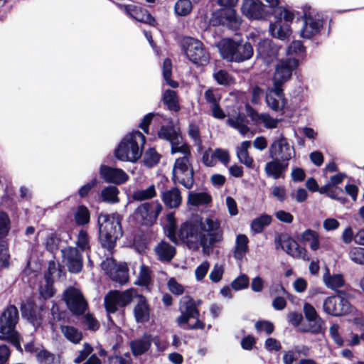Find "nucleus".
Listing matches in <instances>:
<instances>
[{"label":"nucleus","mask_w":364,"mask_h":364,"mask_svg":"<svg viewBox=\"0 0 364 364\" xmlns=\"http://www.w3.org/2000/svg\"><path fill=\"white\" fill-rule=\"evenodd\" d=\"M178 237L188 243L199 242L203 250L212 248L215 243L220 242L223 239V231L220 223L211 218L199 217L193 222H185L181 224Z\"/></svg>","instance_id":"f257e3e1"},{"label":"nucleus","mask_w":364,"mask_h":364,"mask_svg":"<svg viewBox=\"0 0 364 364\" xmlns=\"http://www.w3.org/2000/svg\"><path fill=\"white\" fill-rule=\"evenodd\" d=\"M122 218L117 213H101L98 215L99 241L102 248L113 255L117 241L123 235Z\"/></svg>","instance_id":"f03ea898"},{"label":"nucleus","mask_w":364,"mask_h":364,"mask_svg":"<svg viewBox=\"0 0 364 364\" xmlns=\"http://www.w3.org/2000/svg\"><path fill=\"white\" fill-rule=\"evenodd\" d=\"M264 1L269 4L268 6L266 5L267 9L274 17V21H272L269 24L271 35L280 40L288 38L291 33L290 25L294 18L295 14L279 6V0Z\"/></svg>","instance_id":"7ed1b4c3"},{"label":"nucleus","mask_w":364,"mask_h":364,"mask_svg":"<svg viewBox=\"0 0 364 364\" xmlns=\"http://www.w3.org/2000/svg\"><path fill=\"white\" fill-rule=\"evenodd\" d=\"M146 137L139 131L126 135L114 150L115 157L122 161L135 162L142 154Z\"/></svg>","instance_id":"20e7f679"},{"label":"nucleus","mask_w":364,"mask_h":364,"mask_svg":"<svg viewBox=\"0 0 364 364\" xmlns=\"http://www.w3.org/2000/svg\"><path fill=\"white\" fill-rule=\"evenodd\" d=\"M181 314L176 318L177 325L184 330H203L205 323L199 319L200 311L196 301L189 295L183 296L180 301Z\"/></svg>","instance_id":"39448f33"},{"label":"nucleus","mask_w":364,"mask_h":364,"mask_svg":"<svg viewBox=\"0 0 364 364\" xmlns=\"http://www.w3.org/2000/svg\"><path fill=\"white\" fill-rule=\"evenodd\" d=\"M220 53L223 58L228 62L242 63L252 57L254 50L248 41H237L228 38L223 40Z\"/></svg>","instance_id":"423d86ee"},{"label":"nucleus","mask_w":364,"mask_h":364,"mask_svg":"<svg viewBox=\"0 0 364 364\" xmlns=\"http://www.w3.org/2000/svg\"><path fill=\"white\" fill-rule=\"evenodd\" d=\"M188 162L187 156L176 159L171 173V180L174 184L180 183L186 188L191 189L195 183L194 171Z\"/></svg>","instance_id":"0eeeda50"},{"label":"nucleus","mask_w":364,"mask_h":364,"mask_svg":"<svg viewBox=\"0 0 364 364\" xmlns=\"http://www.w3.org/2000/svg\"><path fill=\"white\" fill-rule=\"evenodd\" d=\"M162 210L163 206L159 200L145 202L135 209L133 217L140 225L151 227L156 223Z\"/></svg>","instance_id":"6e6552de"},{"label":"nucleus","mask_w":364,"mask_h":364,"mask_svg":"<svg viewBox=\"0 0 364 364\" xmlns=\"http://www.w3.org/2000/svg\"><path fill=\"white\" fill-rule=\"evenodd\" d=\"M134 289L131 288L124 291L112 290L109 291L104 299L105 310L108 314H114L118 307H125L130 304L134 299Z\"/></svg>","instance_id":"1a4fd4ad"},{"label":"nucleus","mask_w":364,"mask_h":364,"mask_svg":"<svg viewBox=\"0 0 364 364\" xmlns=\"http://www.w3.org/2000/svg\"><path fill=\"white\" fill-rule=\"evenodd\" d=\"M63 299L73 315H83L88 307L82 291L74 287L70 286L64 291Z\"/></svg>","instance_id":"9d476101"},{"label":"nucleus","mask_w":364,"mask_h":364,"mask_svg":"<svg viewBox=\"0 0 364 364\" xmlns=\"http://www.w3.org/2000/svg\"><path fill=\"white\" fill-rule=\"evenodd\" d=\"M118 9L122 11L129 18L147 24L152 27H156L158 22L151 13L144 7L134 4H122L113 1Z\"/></svg>","instance_id":"9b49d317"},{"label":"nucleus","mask_w":364,"mask_h":364,"mask_svg":"<svg viewBox=\"0 0 364 364\" xmlns=\"http://www.w3.org/2000/svg\"><path fill=\"white\" fill-rule=\"evenodd\" d=\"M310 10L311 7L309 6H305L303 8V14L301 16L299 15V11L296 12L298 15L297 21H302L303 22L301 36L308 39L318 34L323 26V21L313 17Z\"/></svg>","instance_id":"f8f14e48"},{"label":"nucleus","mask_w":364,"mask_h":364,"mask_svg":"<svg viewBox=\"0 0 364 364\" xmlns=\"http://www.w3.org/2000/svg\"><path fill=\"white\" fill-rule=\"evenodd\" d=\"M351 304L346 297L340 294L328 296L323 301V311L333 316H341L351 312Z\"/></svg>","instance_id":"ddd939ff"},{"label":"nucleus","mask_w":364,"mask_h":364,"mask_svg":"<svg viewBox=\"0 0 364 364\" xmlns=\"http://www.w3.org/2000/svg\"><path fill=\"white\" fill-rule=\"evenodd\" d=\"M277 247L281 248L289 255L294 258H301L304 260H309L307 250L305 247H301L298 242L287 233L278 234L275 237Z\"/></svg>","instance_id":"4468645a"},{"label":"nucleus","mask_w":364,"mask_h":364,"mask_svg":"<svg viewBox=\"0 0 364 364\" xmlns=\"http://www.w3.org/2000/svg\"><path fill=\"white\" fill-rule=\"evenodd\" d=\"M187 58L197 65H205L209 63L210 54L203 43L195 38H190L186 42L185 50Z\"/></svg>","instance_id":"2eb2a0df"},{"label":"nucleus","mask_w":364,"mask_h":364,"mask_svg":"<svg viewBox=\"0 0 364 364\" xmlns=\"http://www.w3.org/2000/svg\"><path fill=\"white\" fill-rule=\"evenodd\" d=\"M19 313L14 304H9L0 314V336H6L16 331Z\"/></svg>","instance_id":"dca6fc26"},{"label":"nucleus","mask_w":364,"mask_h":364,"mask_svg":"<svg viewBox=\"0 0 364 364\" xmlns=\"http://www.w3.org/2000/svg\"><path fill=\"white\" fill-rule=\"evenodd\" d=\"M294 152V147H291L287 139L281 136L274 140L269 146V157L273 160H279L287 163L291 159V152Z\"/></svg>","instance_id":"f3484780"},{"label":"nucleus","mask_w":364,"mask_h":364,"mask_svg":"<svg viewBox=\"0 0 364 364\" xmlns=\"http://www.w3.org/2000/svg\"><path fill=\"white\" fill-rule=\"evenodd\" d=\"M62 256L70 273L77 274L83 268V256L80 250L74 247L62 250Z\"/></svg>","instance_id":"a211bd4d"},{"label":"nucleus","mask_w":364,"mask_h":364,"mask_svg":"<svg viewBox=\"0 0 364 364\" xmlns=\"http://www.w3.org/2000/svg\"><path fill=\"white\" fill-rule=\"evenodd\" d=\"M213 25H222L230 28H237L240 26V21L235 9L223 8L213 14Z\"/></svg>","instance_id":"6ab92c4d"},{"label":"nucleus","mask_w":364,"mask_h":364,"mask_svg":"<svg viewBox=\"0 0 364 364\" xmlns=\"http://www.w3.org/2000/svg\"><path fill=\"white\" fill-rule=\"evenodd\" d=\"M243 14L250 18L267 19L272 16L260 0H246L242 6Z\"/></svg>","instance_id":"aec40b11"},{"label":"nucleus","mask_w":364,"mask_h":364,"mask_svg":"<svg viewBox=\"0 0 364 364\" xmlns=\"http://www.w3.org/2000/svg\"><path fill=\"white\" fill-rule=\"evenodd\" d=\"M22 316L26 318L33 326H40L42 323L43 318L41 311L43 306L38 309L35 301L28 298L26 301H22L20 306Z\"/></svg>","instance_id":"412c9836"},{"label":"nucleus","mask_w":364,"mask_h":364,"mask_svg":"<svg viewBox=\"0 0 364 364\" xmlns=\"http://www.w3.org/2000/svg\"><path fill=\"white\" fill-rule=\"evenodd\" d=\"M100 177L108 183L121 185L129 180V176L121 168L102 164L100 167Z\"/></svg>","instance_id":"4be33fe9"},{"label":"nucleus","mask_w":364,"mask_h":364,"mask_svg":"<svg viewBox=\"0 0 364 364\" xmlns=\"http://www.w3.org/2000/svg\"><path fill=\"white\" fill-rule=\"evenodd\" d=\"M134 299H137L134 307V316L136 323H146L150 319L151 308L149 301L145 296L139 294L134 289Z\"/></svg>","instance_id":"5701e85b"},{"label":"nucleus","mask_w":364,"mask_h":364,"mask_svg":"<svg viewBox=\"0 0 364 364\" xmlns=\"http://www.w3.org/2000/svg\"><path fill=\"white\" fill-rule=\"evenodd\" d=\"M279 47L274 42L269 38L262 39L257 46V57L261 58L267 63H269L277 57Z\"/></svg>","instance_id":"b1692460"},{"label":"nucleus","mask_w":364,"mask_h":364,"mask_svg":"<svg viewBox=\"0 0 364 364\" xmlns=\"http://www.w3.org/2000/svg\"><path fill=\"white\" fill-rule=\"evenodd\" d=\"M299 66V60L296 58H287L282 60L276 67L274 78L283 82H287L292 75L293 71Z\"/></svg>","instance_id":"393cba45"},{"label":"nucleus","mask_w":364,"mask_h":364,"mask_svg":"<svg viewBox=\"0 0 364 364\" xmlns=\"http://www.w3.org/2000/svg\"><path fill=\"white\" fill-rule=\"evenodd\" d=\"M153 342L156 344L152 335L146 333H144L141 338L132 341L129 346L132 355L138 357L144 354L151 348Z\"/></svg>","instance_id":"a878e982"},{"label":"nucleus","mask_w":364,"mask_h":364,"mask_svg":"<svg viewBox=\"0 0 364 364\" xmlns=\"http://www.w3.org/2000/svg\"><path fill=\"white\" fill-rule=\"evenodd\" d=\"M288 163L279 160H273L267 162L264 166V171L268 177L279 179L284 177V172L287 169Z\"/></svg>","instance_id":"bb28decb"},{"label":"nucleus","mask_w":364,"mask_h":364,"mask_svg":"<svg viewBox=\"0 0 364 364\" xmlns=\"http://www.w3.org/2000/svg\"><path fill=\"white\" fill-rule=\"evenodd\" d=\"M162 200L169 208H178L182 202L180 190L177 187H174L165 191L162 195Z\"/></svg>","instance_id":"cd10ccee"},{"label":"nucleus","mask_w":364,"mask_h":364,"mask_svg":"<svg viewBox=\"0 0 364 364\" xmlns=\"http://www.w3.org/2000/svg\"><path fill=\"white\" fill-rule=\"evenodd\" d=\"M161 261L171 262L176 253V248L168 242L162 241L155 249Z\"/></svg>","instance_id":"c85d7f7f"},{"label":"nucleus","mask_w":364,"mask_h":364,"mask_svg":"<svg viewBox=\"0 0 364 364\" xmlns=\"http://www.w3.org/2000/svg\"><path fill=\"white\" fill-rule=\"evenodd\" d=\"M44 280L45 284H40L38 287L39 299L47 301L55 295L57 290L54 287V278L47 276Z\"/></svg>","instance_id":"c756f323"},{"label":"nucleus","mask_w":364,"mask_h":364,"mask_svg":"<svg viewBox=\"0 0 364 364\" xmlns=\"http://www.w3.org/2000/svg\"><path fill=\"white\" fill-rule=\"evenodd\" d=\"M162 101L167 109L171 112H178L181 109L177 92L173 90L168 89L162 96Z\"/></svg>","instance_id":"7c9ffc66"},{"label":"nucleus","mask_w":364,"mask_h":364,"mask_svg":"<svg viewBox=\"0 0 364 364\" xmlns=\"http://www.w3.org/2000/svg\"><path fill=\"white\" fill-rule=\"evenodd\" d=\"M119 190L115 186L105 187L100 193L101 200L107 203L114 204L119 202Z\"/></svg>","instance_id":"2f4dec72"},{"label":"nucleus","mask_w":364,"mask_h":364,"mask_svg":"<svg viewBox=\"0 0 364 364\" xmlns=\"http://www.w3.org/2000/svg\"><path fill=\"white\" fill-rule=\"evenodd\" d=\"M212 201L211 196L206 192H190L188 196V203L192 206H200L209 204Z\"/></svg>","instance_id":"473e14b6"},{"label":"nucleus","mask_w":364,"mask_h":364,"mask_svg":"<svg viewBox=\"0 0 364 364\" xmlns=\"http://www.w3.org/2000/svg\"><path fill=\"white\" fill-rule=\"evenodd\" d=\"M236 245L234 251V257L237 259H242L249 251V239L247 235L240 234L236 237Z\"/></svg>","instance_id":"72a5a7b5"},{"label":"nucleus","mask_w":364,"mask_h":364,"mask_svg":"<svg viewBox=\"0 0 364 364\" xmlns=\"http://www.w3.org/2000/svg\"><path fill=\"white\" fill-rule=\"evenodd\" d=\"M73 217L77 226H85L90 222V212L85 205H80L77 207Z\"/></svg>","instance_id":"f704fd0d"},{"label":"nucleus","mask_w":364,"mask_h":364,"mask_svg":"<svg viewBox=\"0 0 364 364\" xmlns=\"http://www.w3.org/2000/svg\"><path fill=\"white\" fill-rule=\"evenodd\" d=\"M272 218L271 215L267 214H262L260 216L255 218L250 224L251 230L257 234L260 233L264 230L266 226L271 224Z\"/></svg>","instance_id":"c9c22d12"},{"label":"nucleus","mask_w":364,"mask_h":364,"mask_svg":"<svg viewBox=\"0 0 364 364\" xmlns=\"http://www.w3.org/2000/svg\"><path fill=\"white\" fill-rule=\"evenodd\" d=\"M166 224L164 227V229L166 232V235L171 242H176L177 238L176 233L177 229V222L174 213H168L166 215Z\"/></svg>","instance_id":"e433bc0d"},{"label":"nucleus","mask_w":364,"mask_h":364,"mask_svg":"<svg viewBox=\"0 0 364 364\" xmlns=\"http://www.w3.org/2000/svg\"><path fill=\"white\" fill-rule=\"evenodd\" d=\"M157 136L160 139L171 143L176 138L180 137V134L176 130L173 124L162 125L158 131Z\"/></svg>","instance_id":"4c0bfd02"},{"label":"nucleus","mask_w":364,"mask_h":364,"mask_svg":"<svg viewBox=\"0 0 364 364\" xmlns=\"http://www.w3.org/2000/svg\"><path fill=\"white\" fill-rule=\"evenodd\" d=\"M323 281L326 285L333 290L342 287L345 283L341 274L331 275L328 271L323 275Z\"/></svg>","instance_id":"58836bf2"},{"label":"nucleus","mask_w":364,"mask_h":364,"mask_svg":"<svg viewBox=\"0 0 364 364\" xmlns=\"http://www.w3.org/2000/svg\"><path fill=\"white\" fill-rule=\"evenodd\" d=\"M161 158V155L156 151V149L150 147L144 153L143 163L145 166L152 168L159 163Z\"/></svg>","instance_id":"ea45409f"},{"label":"nucleus","mask_w":364,"mask_h":364,"mask_svg":"<svg viewBox=\"0 0 364 364\" xmlns=\"http://www.w3.org/2000/svg\"><path fill=\"white\" fill-rule=\"evenodd\" d=\"M163 77L167 85L172 88H177L179 84L177 81L171 79L172 76V63L171 59L166 58L163 62L162 68Z\"/></svg>","instance_id":"a19ab883"},{"label":"nucleus","mask_w":364,"mask_h":364,"mask_svg":"<svg viewBox=\"0 0 364 364\" xmlns=\"http://www.w3.org/2000/svg\"><path fill=\"white\" fill-rule=\"evenodd\" d=\"M61 331L65 337L73 343H79L82 339V332L74 326H62Z\"/></svg>","instance_id":"79ce46f5"},{"label":"nucleus","mask_w":364,"mask_h":364,"mask_svg":"<svg viewBox=\"0 0 364 364\" xmlns=\"http://www.w3.org/2000/svg\"><path fill=\"white\" fill-rule=\"evenodd\" d=\"M301 240L303 242L311 241L310 248L313 251H316L319 248L320 243L318 234L313 230L306 229L301 234Z\"/></svg>","instance_id":"37998d69"},{"label":"nucleus","mask_w":364,"mask_h":364,"mask_svg":"<svg viewBox=\"0 0 364 364\" xmlns=\"http://www.w3.org/2000/svg\"><path fill=\"white\" fill-rule=\"evenodd\" d=\"M76 245V248H77L80 250V252H91V246L90 245V237L86 230L81 229L79 231L77 235Z\"/></svg>","instance_id":"c03bdc74"},{"label":"nucleus","mask_w":364,"mask_h":364,"mask_svg":"<svg viewBox=\"0 0 364 364\" xmlns=\"http://www.w3.org/2000/svg\"><path fill=\"white\" fill-rule=\"evenodd\" d=\"M156 195L155 187L154 185L150 186L144 190H137L132 194V198L134 200L142 201L151 199Z\"/></svg>","instance_id":"a18cd8bd"},{"label":"nucleus","mask_w":364,"mask_h":364,"mask_svg":"<svg viewBox=\"0 0 364 364\" xmlns=\"http://www.w3.org/2000/svg\"><path fill=\"white\" fill-rule=\"evenodd\" d=\"M192 7L190 0H178L174 6V11L178 16H186L191 13Z\"/></svg>","instance_id":"49530a36"},{"label":"nucleus","mask_w":364,"mask_h":364,"mask_svg":"<svg viewBox=\"0 0 364 364\" xmlns=\"http://www.w3.org/2000/svg\"><path fill=\"white\" fill-rule=\"evenodd\" d=\"M11 229V220L8 213L0 210V240L6 237Z\"/></svg>","instance_id":"de8ad7c7"},{"label":"nucleus","mask_w":364,"mask_h":364,"mask_svg":"<svg viewBox=\"0 0 364 364\" xmlns=\"http://www.w3.org/2000/svg\"><path fill=\"white\" fill-rule=\"evenodd\" d=\"M213 77L216 82L220 85H230L232 81V77L225 70L220 69L213 73Z\"/></svg>","instance_id":"09e8293b"},{"label":"nucleus","mask_w":364,"mask_h":364,"mask_svg":"<svg viewBox=\"0 0 364 364\" xmlns=\"http://www.w3.org/2000/svg\"><path fill=\"white\" fill-rule=\"evenodd\" d=\"M60 242L61 239L56 233H51L46 238L45 248L47 251L54 253L58 250Z\"/></svg>","instance_id":"8fccbe9b"},{"label":"nucleus","mask_w":364,"mask_h":364,"mask_svg":"<svg viewBox=\"0 0 364 364\" xmlns=\"http://www.w3.org/2000/svg\"><path fill=\"white\" fill-rule=\"evenodd\" d=\"M171 144V153L172 154L176 153H181L184 154V156L188 157L191 156V149L188 144L186 143H183L182 145H180L179 138H176V140H173Z\"/></svg>","instance_id":"3c124183"},{"label":"nucleus","mask_w":364,"mask_h":364,"mask_svg":"<svg viewBox=\"0 0 364 364\" xmlns=\"http://www.w3.org/2000/svg\"><path fill=\"white\" fill-rule=\"evenodd\" d=\"M36 358L40 364H53L55 355L43 347Z\"/></svg>","instance_id":"603ef678"},{"label":"nucleus","mask_w":364,"mask_h":364,"mask_svg":"<svg viewBox=\"0 0 364 364\" xmlns=\"http://www.w3.org/2000/svg\"><path fill=\"white\" fill-rule=\"evenodd\" d=\"M0 341H6L11 343L18 351H23L21 346L20 334L17 331L6 336H0Z\"/></svg>","instance_id":"864d4df0"},{"label":"nucleus","mask_w":364,"mask_h":364,"mask_svg":"<svg viewBox=\"0 0 364 364\" xmlns=\"http://www.w3.org/2000/svg\"><path fill=\"white\" fill-rule=\"evenodd\" d=\"M111 279L120 284H124L128 280V271L124 267H117L110 275Z\"/></svg>","instance_id":"5fc2aeb1"},{"label":"nucleus","mask_w":364,"mask_h":364,"mask_svg":"<svg viewBox=\"0 0 364 364\" xmlns=\"http://www.w3.org/2000/svg\"><path fill=\"white\" fill-rule=\"evenodd\" d=\"M288 53L301 57L306 53V47L300 41H294L288 46Z\"/></svg>","instance_id":"6e6d98bb"},{"label":"nucleus","mask_w":364,"mask_h":364,"mask_svg":"<svg viewBox=\"0 0 364 364\" xmlns=\"http://www.w3.org/2000/svg\"><path fill=\"white\" fill-rule=\"evenodd\" d=\"M250 284L249 277L246 274H241L231 282V287L235 291H239L248 287Z\"/></svg>","instance_id":"4d7b16f0"},{"label":"nucleus","mask_w":364,"mask_h":364,"mask_svg":"<svg viewBox=\"0 0 364 364\" xmlns=\"http://www.w3.org/2000/svg\"><path fill=\"white\" fill-rule=\"evenodd\" d=\"M349 256L352 261L359 264H364V248L354 247L350 248Z\"/></svg>","instance_id":"13d9d810"},{"label":"nucleus","mask_w":364,"mask_h":364,"mask_svg":"<svg viewBox=\"0 0 364 364\" xmlns=\"http://www.w3.org/2000/svg\"><path fill=\"white\" fill-rule=\"evenodd\" d=\"M99 181L97 178H93L91 181L87 182L81 186L78 191V196L80 198H85L88 196L92 189L94 188L97 184Z\"/></svg>","instance_id":"bf43d9fd"},{"label":"nucleus","mask_w":364,"mask_h":364,"mask_svg":"<svg viewBox=\"0 0 364 364\" xmlns=\"http://www.w3.org/2000/svg\"><path fill=\"white\" fill-rule=\"evenodd\" d=\"M93 351L92 346L89 343H84L83 348L79 352V355L74 359L75 364H80L84 361Z\"/></svg>","instance_id":"052dcab7"},{"label":"nucleus","mask_w":364,"mask_h":364,"mask_svg":"<svg viewBox=\"0 0 364 364\" xmlns=\"http://www.w3.org/2000/svg\"><path fill=\"white\" fill-rule=\"evenodd\" d=\"M255 327L257 331H264L267 335L272 334L274 331L273 323L269 321H257Z\"/></svg>","instance_id":"680f3d73"},{"label":"nucleus","mask_w":364,"mask_h":364,"mask_svg":"<svg viewBox=\"0 0 364 364\" xmlns=\"http://www.w3.org/2000/svg\"><path fill=\"white\" fill-rule=\"evenodd\" d=\"M108 364H132V359L129 353L124 356L119 355H112L108 357Z\"/></svg>","instance_id":"e2e57ef3"},{"label":"nucleus","mask_w":364,"mask_h":364,"mask_svg":"<svg viewBox=\"0 0 364 364\" xmlns=\"http://www.w3.org/2000/svg\"><path fill=\"white\" fill-rule=\"evenodd\" d=\"M188 135L196 143V144L201 148L202 139L200 137V132L198 125L195 124H190L188 126Z\"/></svg>","instance_id":"0e129e2a"},{"label":"nucleus","mask_w":364,"mask_h":364,"mask_svg":"<svg viewBox=\"0 0 364 364\" xmlns=\"http://www.w3.org/2000/svg\"><path fill=\"white\" fill-rule=\"evenodd\" d=\"M133 245L139 252H143L147 248V242L143 235H136L134 237Z\"/></svg>","instance_id":"69168bd1"},{"label":"nucleus","mask_w":364,"mask_h":364,"mask_svg":"<svg viewBox=\"0 0 364 364\" xmlns=\"http://www.w3.org/2000/svg\"><path fill=\"white\" fill-rule=\"evenodd\" d=\"M304 312L306 318L309 321H316L317 318H320L315 309V308L309 303H305L304 305Z\"/></svg>","instance_id":"338daca9"},{"label":"nucleus","mask_w":364,"mask_h":364,"mask_svg":"<svg viewBox=\"0 0 364 364\" xmlns=\"http://www.w3.org/2000/svg\"><path fill=\"white\" fill-rule=\"evenodd\" d=\"M168 287L169 291L176 295H181L184 292L183 287L179 284L176 279L171 278L168 281Z\"/></svg>","instance_id":"774afa93"}]
</instances>
